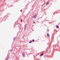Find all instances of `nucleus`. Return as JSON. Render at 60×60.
Instances as JSON below:
<instances>
[{"instance_id":"obj_1","label":"nucleus","mask_w":60,"mask_h":60,"mask_svg":"<svg viewBox=\"0 0 60 60\" xmlns=\"http://www.w3.org/2000/svg\"><path fill=\"white\" fill-rule=\"evenodd\" d=\"M9 59V56H8L6 58V60H7Z\"/></svg>"},{"instance_id":"obj_2","label":"nucleus","mask_w":60,"mask_h":60,"mask_svg":"<svg viewBox=\"0 0 60 60\" xmlns=\"http://www.w3.org/2000/svg\"><path fill=\"white\" fill-rule=\"evenodd\" d=\"M56 26H57L56 28H59V26H58L57 25H56Z\"/></svg>"},{"instance_id":"obj_3","label":"nucleus","mask_w":60,"mask_h":60,"mask_svg":"<svg viewBox=\"0 0 60 60\" xmlns=\"http://www.w3.org/2000/svg\"><path fill=\"white\" fill-rule=\"evenodd\" d=\"M22 55L23 56H24V57H25V54H24V53H22Z\"/></svg>"},{"instance_id":"obj_4","label":"nucleus","mask_w":60,"mask_h":60,"mask_svg":"<svg viewBox=\"0 0 60 60\" xmlns=\"http://www.w3.org/2000/svg\"><path fill=\"white\" fill-rule=\"evenodd\" d=\"M32 17L33 19H34V18H35L36 17V16H34V17Z\"/></svg>"},{"instance_id":"obj_5","label":"nucleus","mask_w":60,"mask_h":60,"mask_svg":"<svg viewBox=\"0 0 60 60\" xmlns=\"http://www.w3.org/2000/svg\"><path fill=\"white\" fill-rule=\"evenodd\" d=\"M43 55V53H42L41 54H40V56H42Z\"/></svg>"},{"instance_id":"obj_6","label":"nucleus","mask_w":60,"mask_h":60,"mask_svg":"<svg viewBox=\"0 0 60 60\" xmlns=\"http://www.w3.org/2000/svg\"><path fill=\"white\" fill-rule=\"evenodd\" d=\"M32 41H29V43H32Z\"/></svg>"},{"instance_id":"obj_7","label":"nucleus","mask_w":60,"mask_h":60,"mask_svg":"<svg viewBox=\"0 0 60 60\" xmlns=\"http://www.w3.org/2000/svg\"><path fill=\"white\" fill-rule=\"evenodd\" d=\"M47 36L48 37H49V35L48 34L47 35Z\"/></svg>"},{"instance_id":"obj_8","label":"nucleus","mask_w":60,"mask_h":60,"mask_svg":"<svg viewBox=\"0 0 60 60\" xmlns=\"http://www.w3.org/2000/svg\"><path fill=\"white\" fill-rule=\"evenodd\" d=\"M32 41L33 42H34V40L33 39L32 40Z\"/></svg>"},{"instance_id":"obj_9","label":"nucleus","mask_w":60,"mask_h":60,"mask_svg":"<svg viewBox=\"0 0 60 60\" xmlns=\"http://www.w3.org/2000/svg\"><path fill=\"white\" fill-rule=\"evenodd\" d=\"M49 4V2H47L46 3V4Z\"/></svg>"},{"instance_id":"obj_10","label":"nucleus","mask_w":60,"mask_h":60,"mask_svg":"<svg viewBox=\"0 0 60 60\" xmlns=\"http://www.w3.org/2000/svg\"><path fill=\"white\" fill-rule=\"evenodd\" d=\"M47 49H46V48H45V49L44 50H47Z\"/></svg>"},{"instance_id":"obj_11","label":"nucleus","mask_w":60,"mask_h":60,"mask_svg":"<svg viewBox=\"0 0 60 60\" xmlns=\"http://www.w3.org/2000/svg\"><path fill=\"white\" fill-rule=\"evenodd\" d=\"M22 19L21 20V22H22Z\"/></svg>"},{"instance_id":"obj_12","label":"nucleus","mask_w":60,"mask_h":60,"mask_svg":"<svg viewBox=\"0 0 60 60\" xmlns=\"http://www.w3.org/2000/svg\"><path fill=\"white\" fill-rule=\"evenodd\" d=\"M33 23H34H34H35V22L34 21V22H33Z\"/></svg>"}]
</instances>
